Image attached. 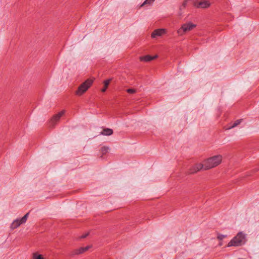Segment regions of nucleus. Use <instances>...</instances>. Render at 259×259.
<instances>
[{"instance_id": "obj_1", "label": "nucleus", "mask_w": 259, "mask_h": 259, "mask_svg": "<svg viewBox=\"0 0 259 259\" xmlns=\"http://www.w3.org/2000/svg\"><path fill=\"white\" fill-rule=\"evenodd\" d=\"M222 160V156L217 155L207 158L204 161V169L207 170L219 165Z\"/></svg>"}, {"instance_id": "obj_2", "label": "nucleus", "mask_w": 259, "mask_h": 259, "mask_svg": "<svg viewBox=\"0 0 259 259\" xmlns=\"http://www.w3.org/2000/svg\"><path fill=\"white\" fill-rule=\"evenodd\" d=\"M246 236L244 233L239 232L228 244V247L240 246L245 244Z\"/></svg>"}, {"instance_id": "obj_3", "label": "nucleus", "mask_w": 259, "mask_h": 259, "mask_svg": "<svg viewBox=\"0 0 259 259\" xmlns=\"http://www.w3.org/2000/svg\"><path fill=\"white\" fill-rule=\"evenodd\" d=\"M93 80L91 79H88L82 82L78 88L75 92V94L77 96H81L84 94L88 89L92 85Z\"/></svg>"}, {"instance_id": "obj_4", "label": "nucleus", "mask_w": 259, "mask_h": 259, "mask_svg": "<svg viewBox=\"0 0 259 259\" xmlns=\"http://www.w3.org/2000/svg\"><path fill=\"white\" fill-rule=\"evenodd\" d=\"M196 26V25L195 24L191 22L184 24L182 25L181 27L177 30V33L179 35L182 36L185 33L194 29Z\"/></svg>"}, {"instance_id": "obj_5", "label": "nucleus", "mask_w": 259, "mask_h": 259, "mask_svg": "<svg viewBox=\"0 0 259 259\" xmlns=\"http://www.w3.org/2000/svg\"><path fill=\"white\" fill-rule=\"evenodd\" d=\"M29 213L28 212L25 214L21 219H17L14 220L11 225L12 229H15L20 226L21 224L25 223L28 217Z\"/></svg>"}, {"instance_id": "obj_6", "label": "nucleus", "mask_w": 259, "mask_h": 259, "mask_svg": "<svg viewBox=\"0 0 259 259\" xmlns=\"http://www.w3.org/2000/svg\"><path fill=\"white\" fill-rule=\"evenodd\" d=\"M64 113L65 111L62 110L58 113L54 115L50 119L49 122V127L53 128L57 122L59 121L61 117L64 114Z\"/></svg>"}, {"instance_id": "obj_7", "label": "nucleus", "mask_w": 259, "mask_h": 259, "mask_svg": "<svg viewBox=\"0 0 259 259\" xmlns=\"http://www.w3.org/2000/svg\"><path fill=\"white\" fill-rule=\"evenodd\" d=\"M193 6L196 8L205 9L210 6V3L207 0L201 1L199 0H193Z\"/></svg>"}, {"instance_id": "obj_8", "label": "nucleus", "mask_w": 259, "mask_h": 259, "mask_svg": "<svg viewBox=\"0 0 259 259\" xmlns=\"http://www.w3.org/2000/svg\"><path fill=\"white\" fill-rule=\"evenodd\" d=\"M204 168V164L202 163H197L191 167L188 171L189 174H194Z\"/></svg>"}, {"instance_id": "obj_9", "label": "nucleus", "mask_w": 259, "mask_h": 259, "mask_svg": "<svg viewBox=\"0 0 259 259\" xmlns=\"http://www.w3.org/2000/svg\"><path fill=\"white\" fill-rule=\"evenodd\" d=\"M89 248H90V246H87L85 247H81L79 248L74 249L71 252L70 255L74 256L75 255H78V254H81V253L85 252L86 251H87Z\"/></svg>"}, {"instance_id": "obj_10", "label": "nucleus", "mask_w": 259, "mask_h": 259, "mask_svg": "<svg viewBox=\"0 0 259 259\" xmlns=\"http://www.w3.org/2000/svg\"><path fill=\"white\" fill-rule=\"evenodd\" d=\"M165 29H158L155 30L151 34V37L152 38H155L157 36H159L162 35L163 34L165 33Z\"/></svg>"}, {"instance_id": "obj_11", "label": "nucleus", "mask_w": 259, "mask_h": 259, "mask_svg": "<svg viewBox=\"0 0 259 259\" xmlns=\"http://www.w3.org/2000/svg\"><path fill=\"white\" fill-rule=\"evenodd\" d=\"M157 57V55L151 56L150 55H146L140 57V59L141 61L149 62L156 59Z\"/></svg>"}, {"instance_id": "obj_12", "label": "nucleus", "mask_w": 259, "mask_h": 259, "mask_svg": "<svg viewBox=\"0 0 259 259\" xmlns=\"http://www.w3.org/2000/svg\"><path fill=\"white\" fill-rule=\"evenodd\" d=\"M113 131L109 128H104L100 133V134L104 136H111L113 134Z\"/></svg>"}, {"instance_id": "obj_13", "label": "nucleus", "mask_w": 259, "mask_h": 259, "mask_svg": "<svg viewBox=\"0 0 259 259\" xmlns=\"http://www.w3.org/2000/svg\"><path fill=\"white\" fill-rule=\"evenodd\" d=\"M241 121H242L241 119H238V120H236L233 123V124L231 126H230L229 127H228L227 129L229 130V129H231V128L235 127V126H236L238 125H239L241 122Z\"/></svg>"}, {"instance_id": "obj_14", "label": "nucleus", "mask_w": 259, "mask_h": 259, "mask_svg": "<svg viewBox=\"0 0 259 259\" xmlns=\"http://www.w3.org/2000/svg\"><path fill=\"white\" fill-rule=\"evenodd\" d=\"M33 259H45L44 257L41 254H38L37 252H35L33 254Z\"/></svg>"}, {"instance_id": "obj_15", "label": "nucleus", "mask_w": 259, "mask_h": 259, "mask_svg": "<svg viewBox=\"0 0 259 259\" xmlns=\"http://www.w3.org/2000/svg\"><path fill=\"white\" fill-rule=\"evenodd\" d=\"M189 1V0H185L183 2L182 5L180 7V10H183L187 7Z\"/></svg>"}, {"instance_id": "obj_16", "label": "nucleus", "mask_w": 259, "mask_h": 259, "mask_svg": "<svg viewBox=\"0 0 259 259\" xmlns=\"http://www.w3.org/2000/svg\"><path fill=\"white\" fill-rule=\"evenodd\" d=\"M154 1L155 0H145L144 2L143 3V4L141 5V7L145 5H151L153 3Z\"/></svg>"}, {"instance_id": "obj_17", "label": "nucleus", "mask_w": 259, "mask_h": 259, "mask_svg": "<svg viewBox=\"0 0 259 259\" xmlns=\"http://www.w3.org/2000/svg\"><path fill=\"white\" fill-rule=\"evenodd\" d=\"M227 237V235H223L221 234H218L217 239L220 241L222 240L223 239L226 238Z\"/></svg>"}, {"instance_id": "obj_18", "label": "nucleus", "mask_w": 259, "mask_h": 259, "mask_svg": "<svg viewBox=\"0 0 259 259\" xmlns=\"http://www.w3.org/2000/svg\"><path fill=\"white\" fill-rule=\"evenodd\" d=\"M108 149H109V148L107 147H102L101 152H102V154H105L108 152Z\"/></svg>"}, {"instance_id": "obj_19", "label": "nucleus", "mask_w": 259, "mask_h": 259, "mask_svg": "<svg viewBox=\"0 0 259 259\" xmlns=\"http://www.w3.org/2000/svg\"><path fill=\"white\" fill-rule=\"evenodd\" d=\"M111 81V79H107V80H106L104 81V86L106 87V88H108L110 82Z\"/></svg>"}, {"instance_id": "obj_20", "label": "nucleus", "mask_w": 259, "mask_h": 259, "mask_svg": "<svg viewBox=\"0 0 259 259\" xmlns=\"http://www.w3.org/2000/svg\"><path fill=\"white\" fill-rule=\"evenodd\" d=\"M126 92L129 94H134L136 93V90L134 89H128L126 90Z\"/></svg>"}, {"instance_id": "obj_21", "label": "nucleus", "mask_w": 259, "mask_h": 259, "mask_svg": "<svg viewBox=\"0 0 259 259\" xmlns=\"http://www.w3.org/2000/svg\"><path fill=\"white\" fill-rule=\"evenodd\" d=\"M88 235L89 233H86L84 235H82V236H80V238H85L88 236Z\"/></svg>"}, {"instance_id": "obj_22", "label": "nucleus", "mask_w": 259, "mask_h": 259, "mask_svg": "<svg viewBox=\"0 0 259 259\" xmlns=\"http://www.w3.org/2000/svg\"><path fill=\"white\" fill-rule=\"evenodd\" d=\"M107 88H106L105 86L101 90V91L102 92H106V90H107Z\"/></svg>"}, {"instance_id": "obj_23", "label": "nucleus", "mask_w": 259, "mask_h": 259, "mask_svg": "<svg viewBox=\"0 0 259 259\" xmlns=\"http://www.w3.org/2000/svg\"><path fill=\"white\" fill-rule=\"evenodd\" d=\"M222 244H222V242H220V243H219V245H220V246H222Z\"/></svg>"}]
</instances>
